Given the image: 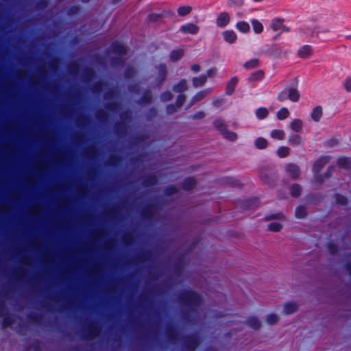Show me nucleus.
I'll use <instances>...</instances> for the list:
<instances>
[{"instance_id":"obj_21","label":"nucleus","mask_w":351,"mask_h":351,"mask_svg":"<svg viewBox=\"0 0 351 351\" xmlns=\"http://www.w3.org/2000/svg\"><path fill=\"white\" fill-rule=\"evenodd\" d=\"M337 165L341 168H343L346 169H351V159L348 157L339 158L337 160Z\"/></svg>"},{"instance_id":"obj_49","label":"nucleus","mask_w":351,"mask_h":351,"mask_svg":"<svg viewBox=\"0 0 351 351\" xmlns=\"http://www.w3.org/2000/svg\"><path fill=\"white\" fill-rule=\"evenodd\" d=\"M136 73L134 68L132 66H128L125 71V76L126 78H132Z\"/></svg>"},{"instance_id":"obj_28","label":"nucleus","mask_w":351,"mask_h":351,"mask_svg":"<svg viewBox=\"0 0 351 351\" xmlns=\"http://www.w3.org/2000/svg\"><path fill=\"white\" fill-rule=\"evenodd\" d=\"M237 29L242 33H247L250 27V25L245 21H239L236 24Z\"/></svg>"},{"instance_id":"obj_45","label":"nucleus","mask_w":351,"mask_h":351,"mask_svg":"<svg viewBox=\"0 0 351 351\" xmlns=\"http://www.w3.org/2000/svg\"><path fill=\"white\" fill-rule=\"evenodd\" d=\"M282 229V225L278 222H271L268 225V230L272 232H278Z\"/></svg>"},{"instance_id":"obj_52","label":"nucleus","mask_w":351,"mask_h":351,"mask_svg":"<svg viewBox=\"0 0 351 351\" xmlns=\"http://www.w3.org/2000/svg\"><path fill=\"white\" fill-rule=\"evenodd\" d=\"M19 332L23 333L24 332L27 331L29 328V324L26 321L21 322L19 324Z\"/></svg>"},{"instance_id":"obj_4","label":"nucleus","mask_w":351,"mask_h":351,"mask_svg":"<svg viewBox=\"0 0 351 351\" xmlns=\"http://www.w3.org/2000/svg\"><path fill=\"white\" fill-rule=\"evenodd\" d=\"M300 99V94L298 89V80L294 84L286 86L282 91H280L278 96L277 99L283 102L287 99L292 102H297Z\"/></svg>"},{"instance_id":"obj_18","label":"nucleus","mask_w":351,"mask_h":351,"mask_svg":"<svg viewBox=\"0 0 351 351\" xmlns=\"http://www.w3.org/2000/svg\"><path fill=\"white\" fill-rule=\"evenodd\" d=\"M158 180L155 175H149L144 178L143 185L145 187L152 186L157 184Z\"/></svg>"},{"instance_id":"obj_37","label":"nucleus","mask_w":351,"mask_h":351,"mask_svg":"<svg viewBox=\"0 0 351 351\" xmlns=\"http://www.w3.org/2000/svg\"><path fill=\"white\" fill-rule=\"evenodd\" d=\"M192 10L191 6H180L178 8V14L180 16H184L189 14Z\"/></svg>"},{"instance_id":"obj_46","label":"nucleus","mask_w":351,"mask_h":351,"mask_svg":"<svg viewBox=\"0 0 351 351\" xmlns=\"http://www.w3.org/2000/svg\"><path fill=\"white\" fill-rule=\"evenodd\" d=\"M28 317L31 322L38 324L41 321L43 316L38 313H31Z\"/></svg>"},{"instance_id":"obj_15","label":"nucleus","mask_w":351,"mask_h":351,"mask_svg":"<svg viewBox=\"0 0 351 351\" xmlns=\"http://www.w3.org/2000/svg\"><path fill=\"white\" fill-rule=\"evenodd\" d=\"M238 81L239 80L237 77H232L230 79L226 88V95H231L234 93V88L238 83Z\"/></svg>"},{"instance_id":"obj_34","label":"nucleus","mask_w":351,"mask_h":351,"mask_svg":"<svg viewBox=\"0 0 351 351\" xmlns=\"http://www.w3.org/2000/svg\"><path fill=\"white\" fill-rule=\"evenodd\" d=\"M301 191H302V188L301 186L298 184H293L291 188H290V193H291V195L294 197H298L301 194Z\"/></svg>"},{"instance_id":"obj_64","label":"nucleus","mask_w":351,"mask_h":351,"mask_svg":"<svg viewBox=\"0 0 351 351\" xmlns=\"http://www.w3.org/2000/svg\"><path fill=\"white\" fill-rule=\"evenodd\" d=\"M49 66L51 69H58V60H53L52 61H51L49 64Z\"/></svg>"},{"instance_id":"obj_32","label":"nucleus","mask_w":351,"mask_h":351,"mask_svg":"<svg viewBox=\"0 0 351 351\" xmlns=\"http://www.w3.org/2000/svg\"><path fill=\"white\" fill-rule=\"evenodd\" d=\"M253 30L256 34H261L263 31V26L262 23L256 19H253L252 21Z\"/></svg>"},{"instance_id":"obj_54","label":"nucleus","mask_w":351,"mask_h":351,"mask_svg":"<svg viewBox=\"0 0 351 351\" xmlns=\"http://www.w3.org/2000/svg\"><path fill=\"white\" fill-rule=\"evenodd\" d=\"M283 217V215L282 213H276V214H273V215H268L267 217H265V219L267 221H269V220H272V219H282Z\"/></svg>"},{"instance_id":"obj_31","label":"nucleus","mask_w":351,"mask_h":351,"mask_svg":"<svg viewBox=\"0 0 351 351\" xmlns=\"http://www.w3.org/2000/svg\"><path fill=\"white\" fill-rule=\"evenodd\" d=\"M158 79L160 80V82H163L167 75V68L166 65L164 64H161L158 66Z\"/></svg>"},{"instance_id":"obj_59","label":"nucleus","mask_w":351,"mask_h":351,"mask_svg":"<svg viewBox=\"0 0 351 351\" xmlns=\"http://www.w3.org/2000/svg\"><path fill=\"white\" fill-rule=\"evenodd\" d=\"M344 87L348 92H351V77H347L346 79Z\"/></svg>"},{"instance_id":"obj_16","label":"nucleus","mask_w":351,"mask_h":351,"mask_svg":"<svg viewBox=\"0 0 351 351\" xmlns=\"http://www.w3.org/2000/svg\"><path fill=\"white\" fill-rule=\"evenodd\" d=\"M312 53V47L310 45H304L298 50V56L302 58H308Z\"/></svg>"},{"instance_id":"obj_44","label":"nucleus","mask_w":351,"mask_h":351,"mask_svg":"<svg viewBox=\"0 0 351 351\" xmlns=\"http://www.w3.org/2000/svg\"><path fill=\"white\" fill-rule=\"evenodd\" d=\"M152 95L150 91H146L141 99V103L145 104L151 102Z\"/></svg>"},{"instance_id":"obj_14","label":"nucleus","mask_w":351,"mask_h":351,"mask_svg":"<svg viewBox=\"0 0 351 351\" xmlns=\"http://www.w3.org/2000/svg\"><path fill=\"white\" fill-rule=\"evenodd\" d=\"M259 199L257 197H253L244 201L243 208L245 209H252L258 206Z\"/></svg>"},{"instance_id":"obj_22","label":"nucleus","mask_w":351,"mask_h":351,"mask_svg":"<svg viewBox=\"0 0 351 351\" xmlns=\"http://www.w3.org/2000/svg\"><path fill=\"white\" fill-rule=\"evenodd\" d=\"M209 89H204L203 90H201L198 92L195 95L193 96V97L191 99L192 104L202 100L204 98H205L209 93H210Z\"/></svg>"},{"instance_id":"obj_61","label":"nucleus","mask_w":351,"mask_h":351,"mask_svg":"<svg viewBox=\"0 0 351 351\" xmlns=\"http://www.w3.org/2000/svg\"><path fill=\"white\" fill-rule=\"evenodd\" d=\"M217 73V69L216 68H212V69H210L207 71L206 72V76L207 77H213L215 76V75Z\"/></svg>"},{"instance_id":"obj_6","label":"nucleus","mask_w":351,"mask_h":351,"mask_svg":"<svg viewBox=\"0 0 351 351\" xmlns=\"http://www.w3.org/2000/svg\"><path fill=\"white\" fill-rule=\"evenodd\" d=\"M213 125L224 138L230 141H234L237 138V134L235 132H230L227 130V125L222 118H217L213 121Z\"/></svg>"},{"instance_id":"obj_58","label":"nucleus","mask_w":351,"mask_h":351,"mask_svg":"<svg viewBox=\"0 0 351 351\" xmlns=\"http://www.w3.org/2000/svg\"><path fill=\"white\" fill-rule=\"evenodd\" d=\"M80 6H77V5L72 6L71 8H69V10L68 11V14H69V15L76 14L80 11Z\"/></svg>"},{"instance_id":"obj_56","label":"nucleus","mask_w":351,"mask_h":351,"mask_svg":"<svg viewBox=\"0 0 351 351\" xmlns=\"http://www.w3.org/2000/svg\"><path fill=\"white\" fill-rule=\"evenodd\" d=\"M205 117V113L203 111H199L197 113L191 115L190 118L192 119H202Z\"/></svg>"},{"instance_id":"obj_51","label":"nucleus","mask_w":351,"mask_h":351,"mask_svg":"<svg viewBox=\"0 0 351 351\" xmlns=\"http://www.w3.org/2000/svg\"><path fill=\"white\" fill-rule=\"evenodd\" d=\"M185 99H186V96H185V95H184V94H180V95H179L178 96L177 99H176V106H177L178 108L181 107V106L183 105V104H184V102Z\"/></svg>"},{"instance_id":"obj_36","label":"nucleus","mask_w":351,"mask_h":351,"mask_svg":"<svg viewBox=\"0 0 351 351\" xmlns=\"http://www.w3.org/2000/svg\"><path fill=\"white\" fill-rule=\"evenodd\" d=\"M289 115V112L287 108H280L277 112V118L279 120H284L287 119Z\"/></svg>"},{"instance_id":"obj_19","label":"nucleus","mask_w":351,"mask_h":351,"mask_svg":"<svg viewBox=\"0 0 351 351\" xmlns=\"http://www.w3.org/2000/svg\"><path fill=\"white\" fill-rule=\"evenodd\" d=\"M322 114H323L322 108V106H318L313 110L311 117L314 121L318 122L320 121V119L322 117Z\"/></svg>"},{"instance_id":"obj_55","label":"nucleus","mask_w":351,"mask_h":351,"mask_svg":"<svg viewBox=\"0 0 351 351\" xmlns=\"http://www.w3.org/2000/svg\"><path fill=\"white\" fill-rule=\"evenodd\" d=\"M328 249L330 253L332 254H336L338 251L337 246L334 243H328Z\"/></svg>"},{"instance_id":"obj_48","label":"nucleus","mask_w":351,"mask_h":351,"mask_svg":"<svg viewBox=\"0 0 351 351\" xmlns=\"http://www.w3.org/2000/svg\"><path fill=\"white\" fill-rule=\"evenodd\" d=\"M178 189L175 186H171L165 189V194L167 196L176 194L178 192Z\"/></svg>"},{"instance_id":"obj_39","label":"nucleus","mask_w":351,"mask_h":351,"mask_svg":"<svg viewBox=\"0 0 351 351\" xmlns=\"http://www.w3.org/2000/svg\"><path fill=\"white\" fill-rule=\"evenodd\" d=\"M255 145L258 149H265L267 146V141L265 138L259 137L255 141Z\"/></svg>"},{"instance_id":"obj_60","label":"nucleus","mask_w":351,"mask_h":351,"mask_svg":"<svg viewBox=\"0 0 351 351\" xmlns=\"http://www.w3.org/2000/svg\"><path fill=\"white\" fill-rule=\"evenodd\" d=\"M102 89V83L101 82H97L93 84V90L96 92H100Z\"/></svg>"},{"instance_id":"obj_3","label":"nucleus","mask_w":351,"mask_h":351,"mask_svg":"<svg viewBox=\"0 0 351 351\" xmlns=\"http://www.w3.org/2000/svg\"><path fill=\"white\" fill-rule=\"evenodd\" d=\"M330 159V156H324L320 157L319 159H317L314 165H313V172L315 173V180L321 184L324 181V178H329L332 176V171L335 170V166H330L328 167L327 171L325 173L324 177L322 176L318 175V173L321 171V170L324 168V167L329 162Z\"/></svg>"},{"instance_id":"obj_13","label":"nucleus","mask_w":351,"mask_h":351,"mask_svg":"<svg viewBox=\"0 0 351 351\" xmlns=\"http://www.w3.org/2000/svg\"><path fill=\"white\" fill-rule=\"evenodd\" d=\"M222 35L224 40L230 44L234 43L237 39V36L233 30L224 31Z\"/></svg>"},{"instance_id":"obj_1","label":"nucleus","mask_w":351,"mask_h":351,"mask_svg":"<svg viewBox=\"0 0 351 351\" xmlns=\"http://www.w3.org/2000/svg\"><path fill=\"white\" fill-rule=\"evenodd\" d=\"M35 310L47 313H69V312H145V308H0V315L3 317L2 327L8 328L15 323L19 318L10 311L21 313L24 311Z\"/></svg>"},{"instance_id":"obj_43","label":"nucleus","mask_w":351,"mask_h":351,"mask_svg":"<svg viewBox=\"0 0 351 351\" xmlns=\"http://www.w3.org/2000/svg\"><path fill=\"white\" fill-rule=\"evenodd\" d=\"M244 4L243 0H228L227 5L228 8L241 7Z\"/></svg>"},{"instance_id":"obj_26","label":"nucleus","mask_w":351,"mask_h":351,"mask_svg":"<svg viewBox=\"0 0 351 351\" xmlns=\"http://www.w3.org/2000/svg\"><path fill=\"white\" fill-rule=\"evenodd\" d=\"M187 89V84L186 80H181L178 84L173 87V90L176 93H182Z\"/></svg>"},{"instance_id":"obj_30","label":"nucleus","mask_w":351,"mask_h":351,"mask_svg":"<svg viewBox=\"0 0 351 351\" xmlns=\"http://www.w3.org/2000/svg\"><path fill=\"white\" fill-rule=\"evenodd\" d=\"M258 66L259 60L257 58L251 59L249 61L245 62V64H243V67L248 70L256 68Z\"/></svg>"},{"instance_id":"obj_62","label":"nucleus","mask_w":351,"mask_h":351,"mask_svg":"<svg viewBox=\"0 0 351 351\" xmlns=\"http://www.w3.org/2000/svg\"><path fill=\"white\" fill-rule=\"evenodd\" d=\"M125 125L123 122H118L115 125V129L117 132H120L122 129L125 130Z\"/></svg>"},{"instance_id":"obj_50","label":"nucleus","mask_w":351,"mask_h":351,"mask_svg":"<svg viewBox=\"0 0 351 351\" xmlns=\"http://www.w3.org/2000/svg\"><path fill=\"white\" fill-rule=\"evenodd\" d=\"M173 98V95L169 91L164 92L160 95V99L162 101H168Z\"/></svg>"},{"instance_id":"obj_42","label":"nucleus","mask_w":351,"mask_h":351,"mask_svg":"<svg viewBox=\"0 0 351 351\" xmlns=\"http://www.w3.org/2000/svg\"><path fill=\"white\" fill-rule=\"evenodd\" d=\"M97 119L99 121H106L108 119V114L103 109H99L95 113Z\"/></svg>"},{"instance_id":"obj_38","label":"nucleus","mask_w":351,"mask_h":351,"mask_svg":"<svg viewBox=\"0 0 351 351\" xmlns=\"http://www.w3.org/2000/svg\"><path fill=\"white\" fill-rule=\"evenodd\" d=\"M268 115V110L265 108H259L256 111V116L258 119H263Z\"/></svg>"},{"instance_id":"obj_10","label":"nucleus","mask_w":351,"mask_h":351,"mask_svg":"<svg viewBox=\"0 0 351 351\" xmlns=\"http://www.w3.org/2000/svg\"><path fill=\"white\" fill-rule=\"evenodd\" d=\"M110 50L111 52L117 55H123L127 53L126 47L117 41L113 42L111 44Z\"/></svg>"},{"instance_id":"obj_27","label":"nucleus","mask_w":351,"mask_h":351,"mask_svg":"<svg viewBox=\"0 0 351 351\" xmlns=\"http://www.w3.org/2000/svg\"><path fill=\"white\" fill-rule=\"evenodd\" d=\"M303 123L302 120L296 119L291 122L290 128L294 132H298L302 129Z\"/></svg>"},{"instance_id":"obj_53","label":"nucleus","mask_w":351,"mask_h":351,"mask_svg":"<svg viewBox=\"0 0 351 351\" xmlns=\"http://www.w3.org/2000/svg\"><path fill=\"white\" fill-rule=\"evenodd\" d=\"M111 64L114 66H119L123 64V60L120 57H114L111 60Z\"/></svg>"},{"instance_id":"obj_25","label":"nucleus","mask_w":351,"mask_h":351,"mask_svg":"<svg viewBox=\"0 0 351 351\" xmlns=\"http://www.w3.org/2000/svg\"><path fill=\"white\" fill-rule=\"evenodd\" d=\"M207 76L206 75H202L199 77H195L193 78V84L195 87H199L204 85L206 82Z\"/></svg>"},{"instance_id":"obj_17","label":"nucleus","mask_w":351,"mask_h":351,"mask_svg":"<svg viewBox=\"0 0 351 351\" xmlns=\"http://www.w3.org/2000/svg\"><path fill=\"white\" fill-rule=\"evenodd\" d=\"M141 214L143 218L152 219L154 215V210L152 206H147L141 210Z\"/></svg>"},{"instance_id":"obj_63","label":"nucleus","mask_w":351,"mask_h":351,"mask_svg":"<svg viewBox=\"0 0 351 351\" xmlns=\"http://www.w3.org/2000/svg\"><path fill=\"white\" fill-rule=\"evenodd\" d=\"M176 111V107L174 105L170 104L167 106V112L168 114H172Z\"/></svg>"},{"instance_id":"obj_7","label":"nucleus","mask_w":351,"mask_h":351,"mask_svg":"<svg viewBox=\"0 0 351 351\" xmlns=\"http://www.w3.org/2000/svg\"><path fill=\"white\" fill-rule=\"evenodd\" d=\"M271 28L274 31L289 32V28L284 25V19L275 18L271 22Z\"/></svg>"},{"instance_id":"obj_33","label":"nucleus","mask_w":351,"mask_h":351,"mask_svg":"<svg viewBox=\"0 0 351 351\" xmlns=\"http://www.w3.org/2000/svg\"><path fill=\"white\" fill-rule=\"evenodd\" d=\"M271 136L277 140H282L285 137V133L282 130H274L271 132Z\"/></svg>"},{"instance_id":"obj_11","label":"nucleus","mask_w":351,"mask_h":351,"mask_svg":"<svg viewBox=\"0 0 351 351\" xmlns=\"http://www.w3.org/2000/svg\"><path fill=\"white\" fill-rule=\"evenodd\" d=\"M286 171L293 179L298 178L300 174V167L293 163L288 164L286 166Z\"/></svg>"},{"instance_id":"obj_41","label":"nucleus","mask_w":351,"mask_h":351,"mask_svg":"<svg viewBox=\"0 0 351 351\" xmlns=\"http://www.w3.org/2000/svg\"><path fill=\"white\" fill-rule=\"evenodd\" d=\"M295 216L300 219L305 217L306 216V209L305 206H298L295 210Z\"/></svg>"},{"instance_id":"obj_8","label":"nucleus","mask_w":351,"mask_h":351,"mask_svg":"<svg viewBox=\"0 0 351 351\" xmlns=\"http://www.w3.org/2000/svg\"><path fill=\"white\" fill-rule=\"evenodd\" d=\"M230 17L228 12H221L216 19V24L220 28H224L230 23Z\"/></svg>"},{"instance_id":"obj_47","label":"nucleus","mask_w":351,"mask_h":351,"mask_svg":"<svg viewBox=\"0 0 351 351\" xmlns=\"http://www.w3.org/2000/svg\"><path fill=\"white\" fill-rule=\"evenodd\" d=\"M335 199L338 204L346 205L348 203V199L342 195L337 194L335 195Z\"/></svg>"},{"instance_id":"obj_57","label":"nucleus","mask_w":351,"mask_h":351,"mask_svg":"<svg viewBox=\"0 0 351 351\" xmlns=\"http://www.w3.org/2000/svg\"><path fill=\"white\" fill-rule=\"evenodd\" d=\"M84 75L90 79L95 76V71L92 69H86L84 71Z\"/></svg>"},{"instance_id":"obj_24","label":"nucleus","mask_w":351,"mask_h":351,"mask_svg":"<svg viewBox=\"0 0 351 351\" xmlns=\"http://www.w3.org/2000/svg\"><path fill=\"white\" fill-rule=\"evenodd\" d=\"M265 73L263 70H258L252 73L248 78L250 82H254L261 80L264 77Z\"/></svg>"},{"instance_id":"obj_9","label":"nucleus","mask_w":351,"mask_h":351,"mask_svg":"<svg viewBox=\"0 0 351 351\" xmlns=\"http://www.w3.org/2000/svg\"><path fill=\"white\" fill-rule=\"evenodd\" d=\"M245 323L250 328H252L254 330H258L262 326L261 322L256 315L249 316L247 318Z\"/></svg>"},{"instance_id":"obj_20","label":"nucleus","mask_w":351,"mask_h":351,"mask_svg":"<svg viewBox=\"0 0 351 351\" xmlns=\"http://www.w3.org/2000/svg\"><path fill=\"white\" fill-rule=\"evenodd\" d=\"M196 185V181L193 178H186L182 183V189L185 191L192 190Z\"/></svg>"},{"instance_id":"obj_5","label":"nucleus","mask_w":351,"mask_h":351,"mask_svg":"<svg viewBox=\"0 0 351 351\" xmlns=\"http://www.w3.org/2000/svg\"><path fill=\"white\" fill-rule=\"evenodd\" d=\"M200 343L197 333L186 335L182 339V351H195Z\"/></svg>"},{"instance_id":"obj_12","label":"nucleus","mask_w":351,"mask_h":351,"mask_svg":"<svg viewBox=\"0 0 351 351\" xmlns=\"http://www.w3.org/2000/svg\"><path fill=\"white\" fill-rule=\"evenodd\" d=\"M180 31L184 34H196L199 27L193 23H187L180 27Z\"/></svg>"},{"instance_id":"obj_29","label":"nucleus","mask_w":351,"mask_h":351,"mask_svg":"<svg viewBox=\"0 0 351 351\" xmlns=\"http://www.w3.org/2000/svg\"><path fill=\"white\" fill-rule=\"evenodd\" d=\"M279 319V316L277 314L270 313L266 316L265 321L269 325H275L278 322Z\"/></svg>"},{"instance_id":"obj_23","label":"nucleus","mask_w":351,"mask_h":351,"mask_svg":"<svg viewBox=\"0 0 351 351\" xmlns=\"http://www.w3.org/2000/svg\"><path fill=\"white\" fill-rule=\"evenodd\" d=\"M184 51L182 49L173 50L170 53V59L172 62H177L184 56Z\"/></svg>"},{"instance_id":"obj_35","label":"nucleus","mask_w":351,"mask_h":351,"mask_svg":"<svg viewBox=\"0 0 351 351\" xmlns=\"http://www.w3.org/2000/svg\"><path fill=\"white\" fill-rule=\"evenodd\" d=\"M288 141L291 145L296 146L302 143V138L298 134H293L289 136Z\"/></svg>"},{"instance_id":"obj_40","label":"nucleus","mask_w":351,"mask_h":351,"mask_svg":"<svg viewBox=\"0 0 351 351\" xmlns=\"http://www.w3.org/2000/svg\"><path fill=\"white\" fill-rule=\"evenodd\" d=\"M289 148L288 147L282 146L277 150V154L280 158H285L289 154Z\"/></svg>"},{"instance_id":"obj_2","label":"nucleus","mask_w":351,"mask_h":351,"mask_svg":"<svg viewBox=\"0 0 351 351\" xmlns=\"http://www.w3.org/2000/svg\"><path fill=\"white\" fill-rule=\"evenodd\" d=\"M178 302L184 307H198L202 304V297L195 291L186 289L178 295Z\"/></svg>"}]
</instances>
